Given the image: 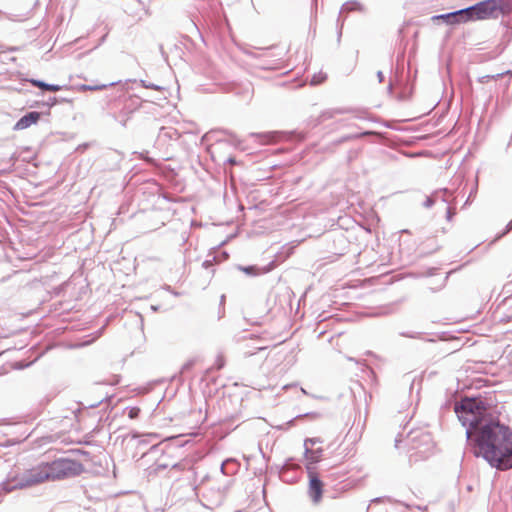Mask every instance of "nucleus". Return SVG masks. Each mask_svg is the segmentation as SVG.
Masks as SVG:
<instances>
[{
	"label": "nucleus",
	"mask_w": 512,
	"mask_h": 512,
	"mask_svg": "<svg viewBox=\"0 0 512 512\" xmlns=\"http://www.w3.org/2000/svg\"><path fill=\"white\" fill-rule=\"evenodd\" d=\"M455 413L467 428L474 454L498 470L512 469V431L487 412L482 401L465 398L455 405Z\"/></svg>",
	"instance_id": "f257e3e1"
},
{
	"label": "nucleus",
	"mask_w": 512,
	"mask_h": 512,
	"mask_svg": "<svg viewBox=\"0 0 512 512\" xmlns=\"http://www.w3.org/2000/svg\"><path fill=\"white\" fill-rule=\"evenodd\" d=\"M312 83L315 84V83H320V81H315L314 79L312 80Z\"/></svg>",
	"instance_id": "ddd939ff"
},
{
	"label": "nucleus",
	"mask_w": 512,
	"mask_h": 512,
	"mask_svg": "<svg viewBox=\"0 0 512 512\" xmlns=\"http://www.w3.org/2000/svg\"><path fill=\"white\" fill-rule=\"evenodd\" d=\"M498 3V12L508 14L512 11V0H496Z\"/></svg>",
	"instance_id": "423d86ee"
},
{
	"label": "nucleus",
	"mask_w": 512,
	"mask_h": 512,
	"mask_svg": "<svg viewBox=\"0 0 512 512\" xmlns=\"http://www.w3.org/2000/svg\"><path fill=\"white\" fill-rule=\"evenodd\" d=\"M308 476H309V486H308L309 496L311 497V499L313 500L314 503H319L322 498L324 484L319 479V476L316 472L309 471Z\"/></svg>",
	"instance_id": "20e7f679"
},
{
	"label": "nucleus",
	"mask_w": 512,
	"mask_h": 512,
	"mask_svg": "<svg viewBox=\"0 0 512 512\" xmlns=\"http://www.w3.org/2000/svg\"><path fill=\"white\" fill-rule=\"evenodd\" d=\"M141 412V409L139 407H131L128 411V417L130 419H136Z\"/></svg>",
	"instance_id": "6e6552de"
},
{
	"label": "nucleus",
	"mask_w": 512,
	"mask_h": 512,
	"mask_svg": "<svg viewBox=\"0 0 512 512\" xmlns=\"http://www.w3.org/2000/svg\"><path fill=\"white\" fill-rule=\"evenodd\" d=\"M60 90H61V86L53 85V84H48L47 89H46V91H51V92H58Z\"/></svg>",
	"instance_id": "f8f14e48"
},
{
	"label": "nucleus",
	"mask_w": 512,
	"mask_h": 512,
	"mask_svg": "<svg viewBox=\"0 0 512 512\" xmlns=\"http://www.w3.org/2000/svg\"><path fill=\"white\" fill-rule=\"evenodd\" d=\"M305 457L310 463H316L321 458V451H312V450L307 449L306 453H305Z\"/></svg>",
	"instance_id": "0eeeda50"
},
{
	"label": "nucleus",
	"mask_w": 512,
	"mask_h": 512,
	"mask_svg": "<svg viewBox=\"0 0 512 512\" xmlns=\"http://www.w3.org/2000/svg\"><path fill=\"white\" fill-rule=\"evenodd\" d=\"M40 113L33 111L21 117L14 126V130H24L36 124L40 119Z\"/></svg>",
	"instance_id": "39448f33"
},
{
	"label": "nucleus",
	"mask_w": 512,
	"mask_h": 512,
	"mask_svg": "<svg viewBox=\"0 0 512 512\" xmlns=\"http://www.w3.org/2000/svg\"><path fill=\"white\" fill-rule=\"evenodd\" d=\"M242 270L246 274H253V275L259 274V270L256 267H254V266L244 267V268H242Z\"/></svg>",
	"instance_id": "9b49d317"
},
{
	"label": "nucleus",
	"mask_w": 512,
	"mask_h": 512,
	"mask_svg": "<svg viewBox=\"0 0 512 512\" xmlns=\"http://www.w3.org/2000/svg\"><path fill=\"white\" fill-rule=\"evenodd\" d=\"M30 83L37 87V88H40L42 90H46L47 89V83L43 82V81H40V80H35V79H32L30 80Z\"/></svg>",
	"instance_id": "1a4fd4ad"
},
{
	"label": "nucleus",
	"mask_w": 512,
	"mask_h": 512,
	"mask_svg": "<svg viewBox=\"0 0 512 512\" xmlns=\"http://www.w3.org/2000/svg\"><path fill=\"white\" fill-rule=\"evenodd\" d=\"M107 87V85H98V86H89V85H83L81 88L82 90L86 91V90H102V89H105Z\"/></svg>",
	"instance_id": "9d476101"
},
{
	"label": "nucleus",
	"mask_w": 512,
	"mask_h": 512,
	"mask_svg": "<svg viewBox=\"0 0 512 512\" xmlns=\"http://www.w3.org/2000/svg\"><path fill=\"white\" fill-rule=\"evenodd\" d=\"M498 3L496 0H485L474 6L453 13L438 16L440 19H452L451 23H461L474 20H486L496 18L498 15Z\"/></svg>",
	"instance_id": "7ed1b4c3"
},
{
	"label": "nucleus",
	"mask_w": 512,
	"mask_h": 512,
	"mask_svg": "<svg viewBox=\"0 0 512 512\" xmlns=\"http://www.w3.org/2000/svg\"><path fill=\"white\" fill-rule=\"evenodd\" d=\"M84 466L79 461L70 458H58L50 462H42L27 470L22 480L27 486L43 482L60 481L80 475Z\"/></svg>",
	"instance_id": "f03ea898"
}]
</instances>
